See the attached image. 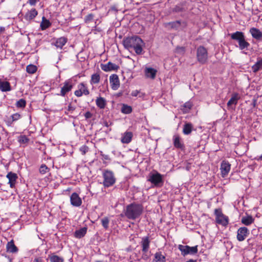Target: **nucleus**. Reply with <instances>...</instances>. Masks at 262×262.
Masks as SVG:
<instances>
[{
    "mask_svg": "<svg viewBox=\"0 0 262 262\" xmlns=\"http://www.w3.org/2000/svg\"><path fill=\"white\" fill-rule=\"evenodd\" d=\"M123 45L124 48L128 50L133 49L138 55L141 54L142 53V47L144 45V42L142 39L137 36H133L124 38Z\"/></svg>",
    "mask_w": 262,
    "mask_h": 262,
    "instance_id": "1",
    "label": "nucleus"
},
{
    "mask_svg": "<svg viewBox=\"0 0 262 262\" xmlns=\"http://www.w3.org/2000/svg\"><path fill=\"white\" fill-rule=\"evenodd\" d=\"M143 211V207L142 205L133 203L126 206L124 215L129 220H135L141 216Z\"/></svg>",
    "mask_w": 262,
    "mask_h": 262,
    "instance_id": "2",
    "label": "nucleus"
},
{
    "mask_svg": "<svg viewBox=\"0 0 262 262\" xmlns=\"http://www.w3.org/2000/svg\"><path fill=\"white\" fill-rule=\"evenodd\" d=\"M231 39L235 40L238 42V48L241 50L248 49L250 45L246 39V36L244 32L241 31H236L234 33L230 34Z\"/></svg>",
    "mask_w": 262,
    "mask_h": 262,
    "instance_id": "3",
    "label": "nucleus"
},
{
    "mask_svg": "<svg viewBox=\"0 0 262 262\" xmlns=\"http://www.w3.org/2000/svg\"><path fill=\"white\" fill-rule=\"evenodd\" d=\"M103 181L102 184L104 187L112 186L116 183V178L114 172L108 169H104L102 172Z\"/></svg>",
    "mask_w": 262,
    "mask_h": 262,
    "instance_id": "4",
    "label": "nucleus"
},
{
    "mask_svg": "<svg viewBox=\"0 0 262 262\" xmlns=\"http://www.w3.org/2000/svg\"><path fill=\"white\" fill-rule=\"evenodd\" d=\"M197 60L201 64H205L208 59L207 50L202 46H199L196 50Z\"/></svg>",
    "mask_w": 262,
    "mask_h": 262,
    "instance_id": "5",
    "label": "nucleus"
},
{
    "mask_svg": "<svg viewBox=\"0 0 262 262\" xmlns=\"http://www.w3.org/2000/svg\"><path fill=\"white\" fill-rule=\"evenodd\" d=\"M140 243L142 252V258L144 260H147L149 258L147 252L150 248V240L149 237L148 236L143 237Z\"/></svg>",
    "mask_w": 262,
    "mask_h": 262,
    "instance_id": "6",
    "label": "nucleus"
},
{
    "mask_svg": "<svg viewBox=\"0 0 262 262\" xmlns=\"http://www.w3.org/2000/svg\"><path fill=\"white\" fill-rule=\"evenodd\" d=\"M214 214L217 224L225 227L227 226L229 224L228 217L223 213L221 208L215 209L214 210Z\"/></svg>",
    "mask_w": 262,
    "mask_h": 262,
    "instance_id": "7",
    "label": "nucleus"
},
{
    "mask_svg": "<svg viewBox=\"0 0 262 262\" xmlns=\"http://www.w3.org/2000/svg\"><path fill=\"white\" fill-rule=\"evenodd\" d=\"M178 249L181 252V254L185 256L188 254L194 255L198 253V246L190 247L189 246L179 245Z\"/></svg>",
    "mask_w": 262,
    "mask_h": 262,
    "instance_id": "8",
    "label": "nucleus"
},
{
    "mask_svg": "<svg viewBox=\"0 0 262 262\" xmlns=\"http://www.w3.org/2000/svg\"><path fill=\"white\" fill-rule=\"evenodd\" d=\"M148 181L157 187L162 186L164 183L163 176L158 172L152 173L149 176Z\"/></svg>",
    "mask_w": 262,
    "mask_h": 262,
    "instance_id": "9",
    "label": "nucleus"
},
{
    "mask_svg": "<svg viewBox=\"0 0 262 262\" xmlns=\"http://www.w3.org/2000/svg\"><path fill=\"white\" fill-rule=\"evenodd\" d=\"M78 89L74 92V94L78 97H81L83 95L87 96L90 94V91L86 84L83 82L80 83L77 85Z\"/></svg>",
    "mask_w": 262,
    "mask_h": 262,
    "instance_id": "10",
    "label": "nucleus"
},
{
    "mask_svg": "<svg viewBox=\"0 0 262 262\" xmlns=\"http://www.w3.org/2000/svg\"><path fill=\"white\" fill-rule=\"evenodd\" d=\"M249 234V230L247 227H240L237 231V239L239 242H242L246 239Z\"/></svg>",
    "mask_w": 262,
    "mask_h": 262,
    "instance_id": "11",
    "label": "nucleus"
},
{
    "mask_svg": "<svg viewBox=\"0 0 262 262\" xmlns=\"http://www.w3.org/2000/svg\"><path fill=\"white\" fill-rule=\"evenodd\" d=\"M231 169V164L228 161L223 160L221 164V172L223 178L226 177Z\"/></svg>",
    "mask_w": 262,
    "mask_h": 262,
    "instance_id": "12",
    "label": "nucleus"
},
{
    "mask_svg": "<svg viewBox=\"0 0 262 262\" xmlns=\"http://www.w3.org/2000/svg\"><path fill=\"white\" fill-rule=\"evenodd\" d=\"M72 82L70 80L66 81L63 83V86L61 89L60 94L58 95L64 97L72 90Z\"/></svg>",
    "mask_w": 262,
    "mask_h": 262,
    "instance_id": "13",
    "label": "nucleus"
},
{
    "mask_svg": "<svg viewBox=\"0 0 262 262\" xmlns=\"http://www.w3.org/2000/svg\"><path fill=\"white\" fill-rule=\"evenodd\" d=\"M100 67L103 71L106 72L112 71H117L119 69V66L110 61L106 64H101Z\"/></svg>",
    "mask_w": 262,
    "mask_h": 262,
    "instance_id": "14",
    "label": "nucleus"
},
{
    "mask_svg": "<svg viewBox=\"0 0 262 262\" xmlns=\"http://www.w3.org/2000/svg\"><path fill=\"white\" fill-rule=\"evenodd\" d=\"M110 82L113 90H117L120 86L119 79L116 74H112L110 77Z\"/></svg>",
    "mask_w": 262,
    "mask_h": 262,
    "instance_id": "15",
    "label": "nucleus"
},
{
    "mask_svg": "<svg viewBox=\"0 0 262 262\" xmlns=\"http://www.w3.org/2000/svg\"><path fill=\"white\" fill-rule=\"evenodd\" d=\"M70 202L72 205L75 207H79L82 204V200L79 195L76 193H73L70 196Z\"/></svg>",
    "mask_w": 262,
    "mask_h": 262,
    "instance_id": "16",
    "label": "nucleus"
},
{
    "mask_svg": "<svg viewBox=\"0 0 262 262\" xmlns=\"http://www.w3.org/2000/svg\"><path fill=\"white\" fill-rule=\"evenodd\" d=\"M173 140V143L174 147L178 149H183L185 147L184 144L180 136L176 134L173 136L172 138Z\"/></svg>",
    "mask_w": 262,
    "mask_h": 262,
    "instance_id": "17",
    "label": "nucleus"
},
{
    "mask_svg": "<svg viewBox=\"0 0 262 262\" xmlns=\"http://www.w3.org/2000/svg\"><path fill=\"white\" fill-rule=\"evenodd\" d=\"M252 37L257 40H262V32L257 28H251L249 30Z\"/></svg>",
    "mask_w": 262,
    "mask_h": 262,
    "instance_id": "18",
    "label": "nucleus"
},
{
    "mask_svg": "<svg viewBox=\"0 0 262 262\" xmlns=\"http://www.w3.org/2000/svg\"><path fill=\"white\" fill-rule=\"evenodd\" d=\"M133 133L131 132H125L121 137V141L123 143L128 144L132 141L133 138Z\"/></svg>",
    "mask_w": 262,
    "mask_h": 262,
    "instance_id": "19",
    "label": "nucleus"
},
{
    "mask_svg": "<svg viewBox=\"0 0 262 262\" xmlns=\"http://www.w3.org/2000/svg\"><path fill=\"white\" fill-rule=\"evenodd\" d=\"M240 99L239 94L237 93H233L232 95L231 98L227 102V106L230 107L232 105H236L237 103L238 100Z\"/></svg>",
    "mask_w": 262,
    "mask_h": 262,
    "instance_id": "20",
    "label": "nucleus"
},
{
    "mask_svg": "<svg viewBox=\"0 0 262 262\" xmlns=\"http://www.w3.org/2000/svg\"><path fill=\"white\" fill-rule=\"evenodd\" d=\"M152 262H166V257L162 252H157L154 254Z\"/></svg>",
    "mask_w": 262,
    "mask_h": 262,
    "instance_id": "21",
    "label": "nucleus"
},
{
    "mask_svg": "<svg viewBox=\"0 0 262 262\" xmlns=\"http://www.w3.org/2000/svg\"><path fill=\"white\" fill-rule=\"evenodd\" d=\"M7 178L9 180V184L11 188L15 187L16 181V174L11 172H9L7 175Z\"/></svg>",
    "mask_w": 262,
    "mask_h": 262,
    "instance_id": "22",
    "label": "nucleus"
},
{
    "mask_svg": "<svg viewBox=\"0 0 262 262\" xmlns=\"http://www.w3.org/2000/svg\"><path fill=\"white\" fill-rule=\"evenodd\" d=\"M181 21L180 20H176L164 24V26L166 28L177 30L181 26Z\"/></svg>",
    "mask_w": 262,
    "mask_h": 262,
    "instance_id": "23",
    "label": "nucleus"
},
{
    "mask_svg": "<svg viewBox=\"0 0 262 262\" xmlns=\"http://www.w3.org/2000/svg\"><path fill=\"white\" fill-rule=\"evenodd\" d=\"M38 14L37 10L33 8L30 11H28L25 14V18L27 20H31L34 19Z\"/></svg>",
    "mask_w": 262,
    "mask_h": 262,
    "instance_id": "24",
    "label": "nucleus"
},
{
    "mask_svg": "<svg viewBox=\"0 0 262 262\" xmlns=\"http://www.w3.org/2000/svg\"><path fill=\"white\" fill-rule=\"evenodd\" d=\"M68 41L67 38L61 37L57 38L54 43V45L58 48L62 49Z\"/></svg>",
    "mask_w": 262,
    "mask_h": 262,
    "instance_id": "25",
    "label": "nucleus"
},
{
    "mask_svg": "<svg viewBox=\"0 0 262 262\" xmlns=\"http://www.w3.org/2000/svg\"><path fill=\"white\" fill-rule=\"evenodd\" d=\"M254 222V219L251 215L244 216L241 219V223L246 226H249L253 223Z\"/></svg>",
    "mask_w": 262,
    "mask_h": 262,
    "instance_id": "26",
    "label": "nucleus"
},
{
    "mask_svg": "<svg viewBox=\"0 0 262 262\" xmlns=\"http://www.w3.org/2000/svg\"><path fill=\"white\" fill-rule=\"evenodd\" d=\"M96 104L100 109H104L106 105V101L103 97H98L96 100Z\"/></svg>",
    "mask_w": 262,
    "mask_h": 262,
    "instance_id": "27",
    "label": "nucleus"
},
{
    "mask_svg": "<svg viewBox=\"0 0 262 262\" xmlns=\"http://www.w3.org/2000/svg\"><path fill=\"white\" fill-rule=\"evenodd\" d=\"M262 69V58H258L256 62L252 66V70L254 73H256Z\"/></svg>",
    "mask_w": 262,
    "mask_h": 262,
    "instance_id": "28",
    "label": "nucleus"
},
{
    "mask_svg": "<svg viewBox=\"0 0 262 262\" xmlns=\"http://www.w3.org/2000/svg\"><path fill=\"white\" fill-rule=\"evenodd\" d=\"M193 129V125L190 122L186 123L183 126V133L188 135L191 134Z\"/></svg>",
    "mask_w": 262,
    "mask_h": 262,
    "instance_id": "29",
    "label": "nucleus"
},
{
    "mask_svg": "<svg viewBox=\"0 0 262 262\" xmlns=\"http://www.w3.org/2000/svg\"><path fill=\"white\" fill-rule=\"evenodd\" d=\"M86 231L87 228L85 227L77 230L74 233V236L77 238H81L85 235Z\"/></svg>",
    "mask_w": 262,
    "mask_h": 262,
    "instance_id": "30",
    "label": "nucleus"
},
{
    "mask_svg": "<svg viewBox=\"0 0 262 262\" xmlns=\"http://www.w3.org/2000/svg\"><path fill=\"white\" fill-rule=\"evenodd\" d=\"M51 26L50 21L46 18L45 16L42 18V20L40 25V27L41 30H45L49 28Z\"/></svg>",
    "mask_w": 262,
    "mask_h": 262,
    "instance_id": "31",
    "label": "nucleus"
},
{
    "mask_svg": "<svg viewBox=\"0 0 262 262\" xmlns=\"http://www.w3.org/2000/svg\"><path fill=\"white\" fill-rule=\"evenodd\" d=\"M156 73L157 71L153 68H147L145 69L146 76L148 77H150L152 79H154L155 78Z\"/></svg>",
    "mask_w": 262,
    "mask_h": 262,
    "instance_id": "32",
    "label": "nucleus"
},
{
    "mask_svg": "<svg viewBox=\"0 0 262 262\" xmlns=\"http://www.w3.org/2000/svg\"><path fill=\"white\" fill-rule=\"evenodd\" d=\"M18 141L23 146H26L28 144L30 139L25 135H20L18 137Z\"/></svg>",
    "mask_w": 262,
    "mask_h": 262,
    "instance_id": "33",
    "label": "nucleus"
},
{
    "mask_svg": "<svg viewBox=\"0 0 262 262\" xmlns=\"http://www.w3.org/2000/svg\"><path fill=\"white\" fill-rule=\"evenodd\" d=\"M0 90L3 92L9 91L10 90L9 83L7 81L0 80Z\"/></svg>",
    "mask_w": 262,
    "mask_h": 262,
    "instance_id": "34",
    "label": "nucleus"
},
{
    "mask_svg": "<svg viewBox=\"0 0 262 262\" xmlns=\"http://www.w3.org/2000/svg\"><path fill=\"white\" fill-rule=\"evenodd\" d=\"M7 251L8 252L14 253L16 251V247L13 240L9 242L7 245Z\"/></svg>",
    "mask_w": 262,
    "mask_h": 262,
    "instance_id": "35",
    "label": "nucleus"
},
{
    "mask_svg": "<svg viewBox=\"0 0 262 262\" xmlns=\"http://www.w3.org/2000/svg\"><path fill=\"white\" fill-rule=\"evenodd\" d=\"M100 79V76L98 73H95L91 76L90 83L91 84H98Z\"/></svg>",
    "mask_w": 262,
    "mask_h": 262,
    "instance_id": "36",
    "label": "nucleus"
},
{
    "mask_svg": "<svg viewBox=\"0 0 262 262\" xmlns=\"http://www.w3.org/2000/svg\"><path fill=\"white\" fill-rule=\"evenodd\" d=\"M133 111L132 106L123 104L121 107V112L124 114H130Z\"/></svg>",
    "mask_w": 262,
    "mask_h": 262,
    "instance_id": "37",
    "label": "nucleus"
},
{
    "mask_svg": "<svg viewBox=\"0 0 262 262\" xmlns=\"http://www.w3.org/2000/svg\"><path fill=\"white\" fill-rule=\"evenodd\" d=\"M49 258L51 262H63L64 261L63 258L56 255H50Z\"/></svg>",
    "mask_w": 262,
    "mask_h": 262,
    "instance_id": "38",
    "label": "nucleus"
},
{
    "mask_svg": "<svg viewBox=\"0 0 262 262\" xmlns=\"http://www.w3.org/2000/svg\"><path fill=\"white\" fill-rule=\"evenodd\" d=\"M37 70V67L33 64H29L26 68L27 72L31 74H34L36 72Z\"/></svg>",
    "mask_w": 262,
    "mask_h": 262,
    "instance_id": "39",
    "label": "nucleus"
},
{
    "mask_svg": "<svg viewBox=\"0 0 262 262\" xmlns=\"http://www.w3.org/2000/svg\"><path fill=\"white\" fill-rule=\"evenodd\" d=\"M16 120V114H13L10 115L9 117H7L5 121L7 123L8 125H10L13 121Z\"/></svg>",
    "mask_w": 262,
    "mask_h": 262,
    "instance_id": "40",
    "label": "nucleus"
},
{
    "mask_svg": "<svg viewBox=\"0 0 262 262\" xmlns=\"http://www.w3.org/2000/svg\"><path fill=\"white\" fill-rule=\"evenodd\" d=\"M39 172L42 174H45L49 172L50 169L45 164H42L39 169Z\"/></svg>",
    "mask_w": 262,
    "mask_h": 262,
    "instance_id": "41",
    "label": "nucleus"
},
{
    "mask_svg": "<svg viewBox=\"0 0 262 262\" xmlns=\"http://www.w3.org/2000/svg\"><path fill=\"white\" fill-rule=\"evenodd\" d=\"M109 222V219L107 217H105L101 219L102 225L105 229H108Z\"/></svg>",
    "mask_w": 262,
    "mask_h": 262,
    "instance_id": "42",
    "label": "nucleus"
},
{
    "mask_svg": "<svg viewBox=\"0 0 262 262\" xmlns=\"http://www.w3.org/2000/svg\"><path fill=\"white\" fill-rule=\"evenodd\" d=\"M26 101L24 99H20L17 101V107L24 108L26 106Z\"/></svg>",
    "mask_w": 262,
    "mask_h": 262,
    "instance_id": "43",
    "label": "nucleus"
},
{
    "mask_svg": "<svg viewBox=\"0 0 262 262\" xmlns=\"http://www.w3.org/2000/svg\"><path fill=\"white\" fill-rule=\"evenodd\" d=\"M176 12H183L185 11V8L181 5H177L173 9Z\"/></svg>",
    "mask_w": 262,
    "mask_h": 262,
    "instance_id": "44",
    "label": "nucleus"
},
{
    "mask_svg": "<svg viewBox=\"0 0 262 262\" xmlns=\"http://www.w3.org/2000/svg\"><path fill=\"white\" fill-rule=\"evenodd\" d=\"M94 18V15L93 14H89L86 15L84 18L85 23H89Z\"/></svg>",
    "mask_w": 262,
    "mask_h": 262,
    "instance_id": "45",
    "label": "nucleus"
},
{
    "mask_svg": "<svg viewBox=\"0 0 262 262\" xmlns=\"http://www.w3.org/2000/svg\"><path fill=\"white\" fill-rule=\"evenodd\" d=\"M89 147L88 146H86V145H83L81 147H80L79 150L80 151V152H81V154L84 155L86 154V152H87L89 150Z\"/></svg>",
    "mask_w": 262,
    "mask_h": 262,
    "instance_id": "46",
    "label": "nucleus"
},
{
    "mask_svg": "<svg viewBox=\"0 0 262 262\" xmlns=\"http://www.w3.org/2000/svg\"><path fill=\"white\" fill-rule=\"evenodd\" d=\"M75 106L72 105L71 103H70L68 107V111L70 112H72L75 110Z\"/></svg>",
    "mask_w": 262,
    "mask_h": 262,
    "instance_id": "47",
    "label": "nucleus"
},
{
    "mask_svg": "<svg viewBox=\"0 0 262 262\" xmlns=\"http://www.w3.org/2000/svg\"><path fill=\"white\" fill-rule=\"evenodd\" d=\"M84 116L85 119H88L91 118L92 117L93 115L90 112L88 111L84 114Z\"/></svg>",
    "mask_w": 262,
    "mask_h": 262,
    "instance_id": "48",
    "label": "nucleus"
},
{
    "mask_svg": "<svg viewBox=\"0 0 262 262\" xmlns=\"http://www.w3.org/2000/svg\"><path fill=\"white\" fill-rule=\"evenodd\" d=\"M191 107H192V105L189 102H186L184 105V107L186 108L187 111L190 110Z\"/></svg>",
    "mask_w": 262,
    "mask_h": 262,
    "instance_id": "49",
    "label": "nucleus"
},
{
    "mask_svg": "<svg viewBox=\"0 0 262 262\" xmlns=\"http://www.w3.org/2000/svg\"><path fill=\"white\" fill-rule=\"evenodd\" d=\"M140 91L138 90H134L132 92L131 95L134 97H136L138 96V95L140 94Z\"/></svg>",
    "mask_w": 262,
    "mask_h": 262,
    "instance_id": "50",
    "label": "nucleus"
},
{
    "mask_svg": "<svg viewBox=\"0 0 262 262\" xmlns=\"http://www.w3.org/2000/svg\"><path fill=\"white\" fill-rule=\"evenodd\" d=\"M37 0H29L28 3L31 6H35Z\"/></svg>",
    "mask_w": 262,
    "mask_h": 262,
    "instance_id": "51",
    "label": "nucleus"
},
{
    "mask_svg": "<svg viewBox=\"0 0 262 262\" xmlns=\"http://www.w3.org/2000/svg\"><path fill=\"white\" fill-rule=\"evenodd\" d=\"M33 262H43V260L41 257H37L34 259Z\"/></svg>",
    "mask_w": 262,
    "mask_h": 262,
    "instance_id": "52",
    "label": "nucleus"
},
{
    "mask_svg": "<svg viewBox=\"0 0 262 262\" xmlns=\"http://www.w3.org/2000/svg\"><path fill=\"white\" fill-rule=\"evenodd\" d=\"M112 123H109L108 122H107L106 121H104L103 122V124L104 126H106V127H108L110 125H111Z\"/></svg>",
    "mask_w": 262,
    "mask_h": 262,
    "instance_id": "53",
    "label": "nucleus"
},
{
    "mask_svg": "<svg viewBox=\"0 0 262 262\" xmlns=\"http://www.w3.org/2000/svg\"><path fill=\"white\" fill-rule=\"evenodd\" d=\"M255 160L257 161H261L262 160V155L259 157H257L255 158Z\"/></svg>",
    "mask_w": 262,
    "mask_h": 262,
    "instance_id": "54",
    "label": "nucleus"
},
{
    "mask_svg": "<svg viewBox=\"0 0 262 262\" xmlns=\"http://www.w3.org/2000/svg\"><path fill=\"white\" fill-rule=\"evenodd\" d=\"M177 50H180L181 51H182V52H184L185 51V48L184 47H180V48H178L177 49Z\"/></svg>",
    "mask_w": 262,
    "mask_h": 262,
    "instance_id": "55",
    "label": "nucleus"
},
{
    "mask_svg": "<svg viewBox=\"0 0 262 262\" xmlns=\"http://www.w3.org/2000/svg\"><path fill=\"white\" fill-rule=\"evenodd\" d=\"M105 160L108 159V156L107 155H101Z\"/></svg>",
    "mask_w": 262,
    "mask_h": 262,
    "instance_id": "56",
    "label": "nucleus"
},
{
    "mask_svg": "<svg viewBox=\"0 0 262 262\" xmlns=\"http://www.w3.org/2000/svg\"><path fill=\"white\" fill-rule=\"evenodd\" d=\"M186 262H197L196 260H193L192 259H190L187 261H186Z\"/></svg>",
    "mask_w": 262,
    "mask_h": 262,
    "instance_id": "57",
    "label": "nucleus"
},
{
    "mask_svg": "<svg viewBox=\"0 0 262 262\" xmlns=\"http://www.w3.org/2000/svg\"><path fill=\"white\" fill-rule=\"evenodd\" d=\"M145 95L143 93H141V95H139V97H143Z\"/></svg>",
    "mask_w": 262,
    "mask_h": 262,
    "instance_id": "58",
    "label": "nucleus"
},
{
    "mask_svg": "<svg viewBox=\"0 0 262 262\" xmlns=\"http://www.w3.org/2000/svg\"><path fill=\"white\" fill-rule=\"evenodd\" d=\"M95 262H102V261H99V260H96V261H95Z\"/></svg>",
    "mask_w": 262,
    "mask_h": 262,
    "instance_id": "59",
    "label": "nucleus"
}]
</instances>
